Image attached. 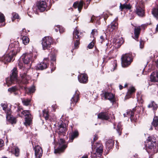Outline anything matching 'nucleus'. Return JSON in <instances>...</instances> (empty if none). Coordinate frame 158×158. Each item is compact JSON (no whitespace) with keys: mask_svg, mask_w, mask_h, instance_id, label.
Instances as JSON below:
<instances>
[{"mask_svg":"<svg viewBox=\"0 0 158 158\" xmlns=\"http://www.w3.org/2000/svg\"><path fill=\"white\" fill-rule=\"evenodd\" d=\"M21 78V81H19L17 80V71L16 68H14L12 71L11 75L10 78H7L6 82L8 86L11 84L18 82L19 83H22L24 84H27L28 83V81L31 79L30 77L27 75L25 72L22 71L20 74Z\"/></svg>","mask_w":158,"mask_h":158,"instance_id":"obj_1","label":"nucleus"},{"mask_svg":"<svg viewBox=\"0 0 158 158\" xmlns=\"http://www.w3.org/2000/svg\"><path fill=\"white\" fill-rule=\"evenodd\" d=\"M34 54L32 53L23 54L19 61L18 65L20 69L22 70H26L24 65L25 64H30L32 61V56Z\"/></svg>","mask_w":158,"mask_h":158,"instance_id":"obj_2","label":"nucleus"},{"mask_svg":"<svg viewBox=\"0 0 158 158\" xmlns=\"http://www.w3.org/2000/svg\"><path fill=\"white\" fill-rule=\"evenodd\" d=\"M14 46V44H11L9 45V49L12 48V49L8 54L5 55L2 57H0V61L4 62L5 64L10 62L11 61L13 56L15 55V52L16 50V47Z\"/></svg>","mask_w":158,"mask_h":158,"instance_id":"obj_3","label":"nucleus"},{"mask_svg":"<svg viewBox=\"0 0 158 158\" xmlns=\"http://www.w3.org/2000/svg\"><path fill=\"white\" fill-rule=\"evenodd\" d=\"M3 110L5 111L6 113V118L7 120H8L12 124L15 123V118L13 117L11 115V110L10 108H7L6 105L2 103L1 104Z\"/></svg>","mask_w":158,"mask_h":158,"instance_id":"obj_4","label":"nucleus"},{"mask_svg":"<svg viewBox=\"0 0 158 158\" xmlns=\"http://www.w3.org/2000/svg\"><path fill=\"white\" fill-rule=\"evenodd\" d=\"M20 116L21 117H25L24 124L26 126H29L32 123L33 118L29 110L23 111L21 112Z\"/></svg>","mask_w":158,"mask_h":158,"instance_id":"obj_5","label":"nucleus"},{"mask_svg":"<svg viewBox=\"0 0 158 158\" xmlns=\"http://www.w3.org/2000/svg\"><path fill=\"white\" fill-rule=\"evenodd\" d=\"M122 65L123 67H127L130 64L132 61L131 54H126L123 55L121 57Z\"/></svg>","mask_w":158,"mask_h":158,"instance_id":"obj_6","label":"nucleus"},{"mask_svg":"<svg viewBox=\"0 0 158 158\" xmlns=\"http://www.w3.org/2000/svg\"><path fill=\"white\" fill-rule=\"evenodd\" d=\"M135 11L139 16L143 17L144 15V7L142 2H137L135 6Z\"/></svg>","mask_w":158,"mask_h":158,"instance_id":"obj_7","label":"nucleus"},{"mask_svg":"<svg viewBox=\"0 0 158 158\" xmlns=\"http://www.w3.org/2000/svg\"><path fill=\"white\" fill-rule=\"evenodd\" d=\"M52 42V39L51 37L47 36L44 37L43 39L42 42L43 49L45 50L50 48Z\"/></svg>","mask_w":158,"mask_h":158,"instance_id":"obj_8","label":"nucleus"},{"mask_svg":"<svg viewBox=\"0 0 158 158\" xmlns=\"http://www.w3.org/2000/svg\"><path fill=\"white\" fill-rule=\"evenodd\" d=\"M64 142L65 141L63 139H60L59 141V146L58 148L55 150L54 153H60L64 151V150L67 147V146L64 144Z\"/></svg>","mask_w":158,"mask_h":158,"instance_id":"obj_9","label":"nucleus"},{"mask_svg":"<svg viewBox=\"0 0 158 158\" xmlns=\"http://www.w3.org/2000/svg\"><path fill=\"white\" fill-rule=\"evenodd\" d=\"M102 99L104 100L108 99L113 102L114 101V96L112 94L108 92H105L104 94H101Z\"/></svg>","mask_w":158,"mask_h":158,"instance_id":"obj_10","label":"nucleus"},{"mask_svg":"<svg viewBox=\"0 0 158 158\" xmlns=\"http://www.w3.org/2000/svg\"><path fill=\"white\" fill-rule=\"evenodd\" d=\"M92 148L94 150H95L97 154L96 155H101L103 152L102 145L100 143H97L94 146H93V143L92 142Z\"/></svg>","mask_w":158,"mask_h":158,"instance_id":"obj_11","label":"nucleus"},{"mask_svg":"<svg viewBox=\"0 0 158 158\" xmlns=\"http://www.w3.org/2000/svg\"><path fill=\"white\" fill-rule=\"evenodd\" d=\"M147 141L146 148L151 149L153 148L156 145V143L153 138L151 137H148Z\"/></svg>","mask_w":158,"mask_h":158,"instance_id":"obj_12","label":"nucleus"},{"mask_svg":"<svg viewBox=\"0 0 158 158\" xmlns=\"http://www.w3.org/2000/svg\"><path fill=\"white\" fill-rule=\"evenodd\" d=\"M66 125L64 123H61L58 127V133L60 135L64 136L67 131Z\"/></svg>","mask_w":158,"mask_h":158,"instance_id":"obj_13","label":"nucleus"},{"mask_svg":"<svg viewBox=\"0 0 158 158\" xmlns=\"http://www.w3.org/2000/svg\"><path fill=\"white\" fill-rule=\"evenodd\" d=\"M37 5L38 10L41 12L45 11L47 7L46 3L45 1H43L38 2L37 4Z\"/></svg>","mask_w":158,"mask_h":158,"instance_id":"obj_14","label":"nucleus"},{"mask_svg":"<svg viewBox=\"0 0 158 158\" xmlns=\"http://www.w3.org/2000/svg\"><path fill=\"white\" fill-rule=\"evenodd\" d=\"M79 93L78 90H76L75 94L72 97L71 100L70 104L73 106H74L77 102L79 100Z\"/></svg>","mask_w":158,"mask_h":158,"instance_id":"obj_15","label":"nucleus"},{"mask_svg":"<svg viewBox=\"0 0 158 158\" xmlns=\"http://www.w3.org/2000/svg\"><path fill=\"white\" fill-rule=\"evenodd\" d=\"M79 133L77 130H76L72 131L69 134V141L70 142H72L75 138L78 137Z\"/></svg>","mask_w":158,"mask_h":158,"instance_id":"obj_16","label":"nucleus"},{"mask_svg":"<svg viewBox=\"0 0 158 158\" xmlns=\"http://www.w3.org/2000/svg\"><path fill=\"white\" fill-rule=\"evenodd\" d=\"M35 155L36 157L40 158L42 156L43 151L41 148L37 146L35 148Z\"/></svg>","mask_w":158,"mask_h":158,"instance_id":"obj_17","label":"nucleus"},{"mask_svg":"<svg viewBox=\"0 0 158 158\" xmlns=\"http://www.w3.org/2000/svg\"><path fill=\"white\" fill-rule=\"evenodd\" d=\"M26 31L25 29H23L22 31V33L21 34V36H23L22 37V40L23 44L24 45H27L29 42V39L28 37L24 36V35H26L25 32Z\"/></svg>","mask_w":158,"mask_h":158,"instance_id":"obj_18","label":"nucleus"},{"mask_svg":"<svg viewBox=\"0 0 158 158\" xmlns=\"http://www.w3.org/2000/svg\"><path fill=\"white\" fill-rule=\"evenodd\" d=\"M84 4L83 1L81 0L80 2H76L73 4V6L75 8H78V10L80 12L82 10Z\"/></svg>","mask_w":158,"mask_h":158,"instance_id":"obj_19","label":"nucleus"},{"mask_svg":"<svg viewBox=\"0 0 158 158\" xmlns=\"http://www.w3.org/2000/svg\"><path fill=\"white\" fill-rule=\"evenodd\" d=\"M78 78L79 81L81 83H86L88 81L87 76L85 74H81L78 76Z\"/></svg>","mask_w":158,"mask_h":158,"instance_id":"obj_20","label":"nucleus"},{"mask_svg":"<svg viewBox=\"0 0 158 158\" xmlns=\"http://www.w3.org/2000/svg\"><path fill=\"white\" fill-rule=\"evenodd\" d=\"M118 23L117 22V19H115V20L112 22L110 25H109L108 28L110 31H112L115 30L118 27Z\"/></svg>","mask_w":158,"mask_h":158,"instance_id":"obj_21","label":"nucleus"},{"mask_svg":"<svg viewBox=\"0 0 158 158\" xmlns=\"http://www.w3.org/2000/svg\"><path fill=\"white\" fill-rule=\"evenodd\" d=\"M150 79L152 82L157 81H158V71L152 73L150 76Z\"/></svg>","mask_w":158,"mask_h":158,"instance_id":"obj_22","label":"nucleus"},{"mask_svg":"<svg viewBox=\"0 0 158 158\" xmlns=\"http://www.w3.org/2000/svg\"><path fill=\"white\" fill-rule=\"evenodd\" d=\"M135 91V89L134 87H130L128 89V92L125 98V99H126L131 97V96L134 93Z\"/></svg>","mask_w":158,"mask_h":158,"instance_id":"obj_23","label":"nucleus"},{"mask_svg":"<svg viewBox=\"0 0 158 158\" xmlns=\"http://www.w3.org/2000/svg\"><path fill=\"white\" fill-rule=\"evenodd\" d=\"M98 118L103 120H108L109 117L108 114L106 112H101L98 114Z\"/></svg>","mask_w":158,"mask_h":158,"instance_id":"obj_24","label":"nucleus"},{"mask_svg":"<svg viewBox=\"0 0 158 158\" xmlns=\"http://www.w3.org/2000/svg\"><path fill=\"white\" fill-rule=\"evenodd\" d=\"M47 67V65L46 63L41 62L36 66V69L37 70H42L46 69Z\"/></svg>","mask_w":158,"mask_h":158,"instance_id":"obj_25","label":"nucleus"},{"mask_svg":"<svg viewBox=\"0 0 158 158\" xmlns=\"http://www.w3.org/2000/svg\"><path fill=\"white\" fill-rule=\"evenodd\" d=\"M141 29L139 27H135L134 29V39L137 40L140 33Z\"/></svg>","mask_w":158,"mask_h":158,"instance_id":"obj_26","label":"nucleus"},{"mask_svg":"<svg viewBox=\"0 0 158 158\" xmlns=\"http://www.w3.org/2000/svg\"><path fill=\"white\" fill-rule=\"evenodd\" d=\"M132 7V6L130 4H127L125 3L124 4H122L120 3V8L121 9V10L122 11L123 9H126L130 10Z\"/></svg>","mask_w":158,"mask_h":158,"instance_id":"obj_27","label":"nucleus"},{"mask_svg":"<svg viewBox=\"0 0 158 158\" xmlns=\"http://www.w3.org/2000/svg\"><path fill=\"white\" fill-rule=\"evenodd\" d=\"M81 33L79 32L77 30V28L76 27L74 31L73 32V39H80V37H81V36H80Z\"/></svg>","mask_w":158,"mask_h":158,"instance_id":"obj_28","label":"nucleus"},{"mask_svg":"<svg viewBox=\"0 0 158 158\" xmlns=\"http://www.w3.org/2000/svg\"><path fill=\"white\" fill-rule=\"evenodd\" d=\"M18 90V87L16 86H14L9 88L8 90L11 93H13L15 95H16L18 94V93L17 92Z\"/></svg>","mask_w":158,"mask_h":158,"instance_id":"obj_29","label":"nucleus"},{"mask_svg":"<svg viewBox=\"0 0 158 158\" xmlns=\"http://www.w3.org/2000/svg\"><path fill=\"white\" fill-rule=\"evenodd\" d=\"M114 141L112 139L108 140L106 143V146L107 148L110 149L113 147L114 144Z\"/></svg>","mask_w":158,"mask_h":158,"instance_id":"obj_30","label":"nucleus"},{"mask_svg":"<svg viewBox=\"0 0 158 158\" xmlns=\"http://www.w3.org/2000/svg\"><path fill=\"white\" fill-rule=\"evenodd\" d=\"M127 114L130 117L131 120V122L136 121V119H135L134 116V113L132 110H130L127 112Z\"/></svg>","mask_w":158,"mask_h":158,"instance_id":"obj_31","label":"nucleus"},{"mask_svg":"<svg viewBox=\"0 0 158 158\" xmlns=\"http://www.w3.org/2000/svg\"><path fill=\"white\" fill-rule=\"evenodd\" d=\"M24 89L26 92L28 94H31L34 93L35 90V88L34 86H32L29 88H26L24 87Z\"/></svg>","mask_w":158,"mask_h":158,"instance_id":"obj_32","label":"nucleus"},{"mask_svg":"<svg viewBox=\"0 0 158 158\" xmlns=\"http://www.w3.org/2000/svg\"><path fill=\"white\" fill-rule=\"evenodd\" d=\"M124 41L122 37H121L116 40L115 44L116 45H117V47H119L123 43Z\"/></svg>","mask_w":158,"mask_h":158,"instance_id":"obj_33","label":"nucleus"},{"mask_svg":"<svg viewBox=\"0 0 158 158\" xmlns=\"http://www.w3.org/2000/svg\"><path fill=\"white\" fill-rule=\"evenodd\" d=\"M152 124V125L154 127H156L158 126V116H154Z\"/></svg>","mask_w":158,"mask_h":158,"instance_id":"obj_34","label":"nucleus"},{"mask_svg":"<svg viewBox=\"0 0 158 158\" xmlns=\"http://www.w3.org/2000/svg\"><path fill=\"white\" fill-rule=\"evenodd\" d=\"M148 108H152L153 110H156L157 108V106L153 101L148 106Z\"/></svg>","mask_w":158,"mask_h":158,"instance_id":"obj_35","label":"nucleus"},{"mask_svg":"<svg viewBox=\"0 0 158 158\" xmlns=\"http://www.w3.org/2000/svg\"><path fill=\"white\" fill-rule=\"evenodd\" d=\"M5 21V17L4 15L2 13H0V23H2L1 25L2 26H4L5 25V23H3Z\"/></svg>","mask_w":158,"mask_h":158,"instance_id":"obj_36","label":"nucleus"},{"mask_svg":"<svg viewBox=\"0 0 158 158\" xmlns=\"http://www.w3.org/2000/svg\"><path fill=\"white\" fill-rule=\"evenodd\" d=\"M152 13L153 15L156 18H158V5L156 8H154L152 11Z\"/></svg>","mask_w":158,"mask_h":158,"instance_id":"obj_37","label":"nucleus"},{"mask_svg":"<svg viewBox=\"0 0 158 158\" xmlns=\"http://www.w3.org/2000/svg\"><path fill=\"white\" fill-rule=\"evenodd\" d=\"M43 115L45 119L46 120L48 119L49 118V115L47 111L44 110L43 111Z\"/></svg>","mask_w":158,"mask_h":158,"instance_id":"obj_38","label":"nucleus"},{"mask_svg":"<svg viewBox=\"0 0 158 158\" xmlns=\"http://www.w3.org/2000/svg\"><path fill=\"white\" fill-rule=\"evenodd\" d=\"M117 129H116L117 132L119 134V135H121L120 132L122 130L121 128V125L120 123H119L118 124V125L117 126Z\"/></svg>","mask_w":158,"mask_h":158,"instance_id":"obj_39","label":"nucleus"},{"mask_svg":"<svg viewBox=\"0 0 158 158\" xmlns=\"http://www.w3.org/2000/svg\"><path fill=\"white\" fill-rule=\"evenodd\" d=\"M12 21H13L15 19H19V16L18 15L15 13H13L12 14Z\"/></svg>","mask_w":158,"mask_h":158,"instance_id":"obj_40","label":"nucleus"},{"mask_svg":"<svg viewBox=\"0 0 158 158\" xmlns=\"http://www.w3.org/2000/svg\"><path fill=\"white\" fill-rule=\"evenodd\" d=\"M97 30L96 29H93L92 30L91 33V37H92L94 38V36L95 35H97Z\"/></svg>","mask_w":158,"mask_h":158,"instance_id":"obj_41","label":"nucleus"},{"mask_svg":"<svg viewBox=\"0 0 158 158\" xmlns=\"http://www.w3.org/2000/svg\"><path fill=\"white\" fill-rule=\"evenodd\" d=\"M50 59L52 61L54 62L56 60V55L54 53H52L50 56Z\"/></svg>","mask_w":158,"mask_h":158,"instance_id":"obj_42","label":"nucleus"},{"mask_svg":"<svg viewBox=\"0 0 158 158\" xmlns=\"http://www.w3.org/2000/svg\"><path fill=\"white\" fill-rule=\"evenodd\" d=\"M30 102L29 99H24L22 101V102L23 104L25 106H28Z\"/></svg>","mask_w":158,"mask_h":158,"instance_id":"obj_43","label":"nucleus"},{"mask_svg":"<svg viewBox=\"0 0 158 158\" xmlns=\"http://www.w3.org/2000/svg\"><path fill=\"white\" fill-rule=\"evenodd\" d=\"M15 154L16 156H18L19 154V150L18 148L16 147L15 148Z\"/></svg>","mask_w":158,"mask_h":158,"instance_id":"obj_44","label":"nucleus"},{"mask_svg":"<svg viewBox=\"0 0 158 158\" xmlns=\"http://www.w3.org/2000/svg\"><path fill=\"white\" fill-rule=\"evenodd\" d=\"M94 39L92 40V41L90 43L88 46V48L89 49L92 48L94 46Z\"/></svg>","mask_w":158,"mask_h":158,"instance_id":"obj_45","label":"nucleus"},{"mask_svg":"<svg viewBox=\"0 0 158 158\" xmlns=\"http://www.w3.org/2000/svg\"><path fill=\"white\" fill-rule=\"evenodd\" d=\"M51 71L52 72L55 69L56 67L54 63L52 62L51 64Z\"/></svg>","mask_w":158,"mask_h":158,"instance_id":"obj_46","label":"nucleus"},{"mask_svg":"<svg viewBox=\"0 0 158 158\" xmlns=\"http://www.w3.org/2000/svg\"><path fill=\"white\" fill-rule=\"evenodd\" d=\"M57 28H59V31L60 33H62L64 31V29L62 27L58 25L57 26Z\"/></svg>","mask_w":158,"mask_h":158,"instance_id":"obj_47","label":"nucleus"},{"mask_svg":"<svg viewBox=\"0 0 158 158\" xmlns=\"http://www.w3.org/2000/svg\"><path fill=\"white\" fill-rule=\"evenodd\" d=\"M79 40H77L74 43V46L75 48H77V46L79 44Z\"/></svg>","mask_w":158,"mask_h":158,"instance_id":"obj_48","label":"nucleus"},{"mask_svg":"<svg viewBox=\"0 0 158 158\" xmlns=\"http://www.w3.org/2000/svg\"><path fill=\"white\" fill-rule=\"evenodd\" d=\"M105 40V37L104 36L101 35L100 37V40L99 41H100L101 43H102Z\"/></svg>","mask_w":158,"mask_h":158,"instance_id":"obj_49","label":"nucleus"},{"mask_svg":"<svg viewBox=\"0 0 158 158\" xmlns=\"http://www.w3.org/2000/svg\"><path fill=\"white\" fill-rule=\"evenodd\" d=\"M4 144L3 141L1 139H0V147H2L4 145Z\"/></svg>","mask_w":158,"mask_h":158,"instance_id":"obj_50","label":"nucleus"},{"mask_svg":"<svg viewBox=\"0 0 158 158\" xmlns=\"http://www.w3.org/2000/svg\"><path fill=\"white\" fill-rule=\"evenodd\" d=\"M140 47L141 48H143V42H142V41H141L140 42Z\"/></svg>","mask_w":158,"mask_h":158,"instance_id":"obj_51","label":"nucleus"},{"mask_svg":"<svg viewBox=\"0 0 158 158\" xmlns=\"http://www.w3.org/2000/svg\"><path fill=\"white\" fill-rule=\"evenodd\" d=\"M81 158H88L87 155H84Z\"/></svg>","mask_w":158,"mask_h":158,"instance_id":"obj_52","label":"nucleus"},{"mask_svg":"<svg viewBox=\"0 0 158 158\" xmlns=\"http://www.w3.org/2000/svg\"><path fill=\"white\" fill-rule=\"evenodd\" d=\"M98 139V137L97 136H95L94 137V141H96Z\"/></svg>","mask_w":158,"mask_h":158,"instance_id":"obj_53","label":"nucleus"},{"mask_svg":"<svg viewBox=\"0 0 158 158\" xmlns=\"http://www.w3.org/2000/svg\"><path fill=\"white\" fill-rule=\"evenodd\" d=\"M123 86L121 85H119V89H123Z\"/></svg>","mask_w":158,"mask_h":158,"instance_id":"obj_54","label":"nucleus"},{"mask_svg":"<svg viewBox=\"0 0 158 158\" xmlns=\"http://www.w3.org/2000/svg\"><path fill=\"white\" fill-rule=\"evenodd\" d=\"M156 31H158V24L156 26Z\"/></svg>","mask_w":158,"mask_h":158,"instance_id":"obj_55","label":"nucleus"},{"mask_svg":"<svg viewBox=\"0 0 158 158\" xmlns=\"http://www.w3.org/2000/svg\"><path fill=\"white\" fill-rule=\"evenodd\" d=\"M126 114H127V113ZM123 115H124V117H125L126 116L129 117V116H128V115L127 114V115H126V114H123Z\"/></svg>","mask_w":158,"mask_h":158,"instance_id":"obj_56","label":"nucleus"},{"mask_svg":"<svg viewBox=\"0 0 158 158\" xmlns=\"http://www.w3.org/2000/svg\"><path fill=\"white\" fill-rule=\"evenodd\" d=\"M156 66L158 68V60H157V62H156Z\"/></svg>","mask_w":158,"mask_h":158,"instance_id":"obj_57","label":"nucleus"},{"mask_svg":"<svg viewBox=\"0 0 158 158\" xmlns=\"http://www.w3.org/2000/svg\"><path fill=\"white\" fill-rule=\"evenodd\" d=\"M114 64H115V67L117 66V64L116 61H114Z\"/></svg>","mask_w":158,"mask_h":158,"instance_id":"obj_58","label":"nucleus"},{"mask_svg":"<svg viewBox=\"0 0 158 158\" xmlns=\"http://www.w3.org/2000/svg\"><path fill=\"white\" fill-rule=\"evenodd\" d=\"M58 28V29H56V28L55 29V30L56 31V32H57L58 31V30H59V28Z\"/></svg>","mask_w":158,"mask_h":158,"instance_id":"obj_59","label":"nucleus"},{"mask_svg":"<svg viewBox=\"0 0 158 158\" xmlns=\"http://www.w3.org/2000/svg\"><path fill=\"white\" fill-rule=\"evenodd\" d=\"M104 19H105H105H107V16H106H106H104Z\"/></svg>","mask_w":158,"mask_h":158,"instance_id":"obj_60","label":"nucleus"},{"mask_svg":"<svg viewBox=\"0 0 158 158\" xmlns=\"http://www.w3.org/2000/svg\"><path fill=\"white\" fill-rule=\"evenodd\" d=\"M34 55V58H36V55H35H35Z\"/></svg>","mask_w":158,"mask_h":158,"instance_id":"obj_61","label":"nucleus"},{"mask_svg":"<svg viewBox=\"0 0 158 158\" xmlns=\"http://www.w3.org/2000/svg\"><path fill=\"white\" fill-rule=\"evenodd\" d=\"M152 127H151V128H150V130H152Z\"/></svg>","mask_w":158,"mask_h":158,"instance_id":"obj_62","label":"nucleus"},{"mask_svg":"<svg viewBox=\"0 0 158 158\" xmlns=\"http://www.w3.org/2000/svg\"><path fill=\"white\" fill-rule=\"evenodd\" d=\"M127 86V84H126V85H125V87H126Z\"/></svg>","mask_w":158,"mask_h":158,"instance_id":"obj_63","label":"nucleus"},{"mask_svg":"<svg viewBox=\"0 0 158 158\" xmlns=\"http://www.w3.org/2000/svg\"><path fill=\"white\" fill-rule=\"evenodd\" d=\"M91 21L92 22H93V21L92 20V18H91Z\"/></svg>","mask_w":158,"mask_h":158,"instance_id":"obj_64","label":"nucleus"}]
</instances>
